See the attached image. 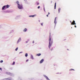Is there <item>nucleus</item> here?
<instances>
[{"label":"nucleus","instance_id":"obj_8","mask_svg":"<svg viewBox=\"0 0 80 80\" xmlns=\"http://www.w3.org/2000/svg\"><path fill=\"white\" fill-rule=\"evenodd\" d=\"M44 77L46 78L47 80H50V79H49L48 78V77H47V76L46 75H44Z\"/></svg>","mask_w":80,"mask_h":80},{"label":"nucleus","instance_id":"obj_13","mask_svg":"<svg viewBox=\"0 0 80 80\" xmlns=\"http://www.w3.org/2000/svg\"><path fill=\"white\" fill-rule=\"evenodd\" d=\"M54 9H56V2H55V4Z\"/></svg>","mask_w":80,"mask_h":80},{"label":"nucleus","instance_id":"obj_17","mask_svg":"<svg viewBox=\"0 0 80 80\" xmlns=\"http://www.w3.org/2000/svg\"><path fill=\"white\" fill-rule=\"evenodd\" d=\"M15 62H13V63L12 64V65H15Z\"/></svg>","mask_w":80,"mask_h":80},{"label":"nucleus","instance_id":"obj_19","mask_svg":"<svg viewBox=\"0 0 80 80\" xmlns=\"http://www.w3.org/2000/svg\"><path fill=\"white\" fill-rule=\"evenodd\" d=\"M24 30H27V28H25L24 29Z\"/></svg>","mask_w":80,"mask_h":80},{"label":"nucleus","instance_id":"obj_36","mask_svg":"<svg viewBox=\"0 0 80 80\" xmlns=\"http://www.w3.org/2000/svg\"><path fill=\"white\" fill-rule=\"evenodd\" d=\"M33 43H34V42H33Z\"/></svg>","mask_w":80,"mask_h":80},{"label":"nucleus","instance_id":"obj_32","mask_svg":"<svg viewBox=\"0 0 80 80\" xmlns=\"http://www.w3.org/2000/svg\"><path fill=\"white\" fill-rule=\"evenodd\" d=\"M48 15H50V12L48 13Z\"/></svg>","mask_w":80,"mask_h":80},{"label":"nucleus","instance_id":"obj_2","mask_svg":"<svg viewBox=\"0 0 80 80\" xmlns=\"http://www.w3.org/2000/svg\"><path fill=\"white\" fill-rule=\"evenodd\" d=\"M16 3L18 5V7L19 9L20 10H22L23 9V5L22 4H20V3L18 1H17Z\"/></svg>","mask_w":80,"mask_h":80},{"label":"nucleus","instance_id":"obj_23","mask_svg":"<svg viewBox=\"0 0 80 80\" xmlns=\"http://www.w3.org/2000/svg\"><path fill=\"white\" fill-rule=\"evenodd\" d=\"M31 58H32V59H33V56H31Z\"/></svg>","mask_w":80,"mask_h":80},{"label":"nucleus","instance_id":"obj_25","mask_svg":"<svg viewBox=\"0 0 80 80\" xmlns=\"http://www.w3.org/2000/svg\"><path fill=\"white\" fill-rule=\"evenodd\" d=\"M28 59H27V60H26V62H28Z\"/></svg>","mask_w":80,"mask_h":80},{"label":"nucleus","instance_id":"obj_33","mask_svg":"<svg viewBox=\"0 0 80 80\" xmlns=\"http://www.w3.org/2000/svg\"><path fill=\"white\" fill-rule=\"evenodd\" d=\"M27 31V30H25V31H24V32H26Z\"/></svg>","mask_w":80,"mask_h":80},{"label":"nucleus","instance_id":"obj_3","mask_svg":"<svg viewBox=\"0 0 80 80\" xmlns=\"http://www.w3.org/2000/svg\"><path fill=\"white\" fill-rule=\"evenodd\" d=\"M36 16H37V15L36 14H35L34 15H30L29 16V17H36Z\"/></svg>","mask_w":80,"mask_h":80},{"label":"nucleus","instance_id":"obj_16","mask_svg":"<svg viewBox=\"0 0 80 80\" xmlns=\"http://www.w3.org/2000/svg\"><path fill=\"white\" fill-rule=\"evenodd\" d=\"M18 50V48H17L16 49H15V50L16 51H17V50Z\"/></svg>","mask_w":80,"mask_h":80},{"label":"nucleus","instance_id":"obj_31","mask_svg":"<svg viewBox=\"0 0 80 80\" xmlns=\"http://www.w3.org/2000/svg\"><path fill=\"white\" fill-rule=\"evenodd\" d=\"M75 28H76L77 27V26L76 25H75Z\"/></svg>","mask_w":80,"mask_h":80},{"label":"nucleus","instance_id":"obj_7","mask_svg":"<svg viewBox=\"0 0 80 80\" xmlns=\"http://www.w3.org/2000/svg\"><path fill=\"white\" fill-rule=\"evenodd\" d=\"M44 61V59H42L40 61V63H42Z\"/></svg>","mask_w":80,"mask_h":80},{"label":"nucleus","instance_id":"obj_6","mask_svg":"<svg viewBox=\"0 0 80 80\" xmlns=\"http://www.w3.org/2000/svg\"><path fill=\"white\" fill-rule=\"evenodd\" d=\"M10 7V6L8 5H5V7L6 9H7V8H9V7Z\"/></svg>","mask_w":80,"mask_h":80},{"label":"nucleus","instance_id":"obj_18","mask_svg":"<svg viewBox=\"0 0 80 80\" xmlns=\"http://www.w3.org/2000/svg\"><path fill=\"white\" fill-rule=\"evenodd\" d=\"M40 8V6H39L38 7V9L39 8Z\"/></svg>","mask_w":80,"mask_h":80},{"label":"nucleus","instance_id":"obj_30","mask_svg":"<svg viewBox=\"0 0 80 80\" xmlns=\"http://www.w3.org/2000/svg\"><path fill=\"white\" fill-rule=\"evenodd\" d=\"M24 0V1H25V2H26L27 1V0Z\"/></svg>","mask_w":80,"mask_h":80},{"label":"nucleus","instance_id":"obj_28","mask_svg":"<svg viewBox=\"0 0 80 80\" xmlns=\"http://www.w3.org/2000/svg\"><path fill=\"white\" fill-rule=\"evenodd\" d=\"M47 17H48V15H47Z\"/></svg>","mask_w":80,"mask_h":80},{"label":"nucleus","instance_id":"obj_15","mask_svg":"<svg viewBox=\"0 0 80 80\" xmlns=\"http://www.w3.org/2000/svg\"><path fill=\"white\" fill-rule=\"evenodd\" d=\"M3 60H1L0 61V63H3Z\"/></svg>","mask_w":80,"mask_h":80},{"label":"nucleus","instance_id":"obj_9","mask_svg":"<svg viewBox=\"0 0 80 80\" xmlns=\"http://www.w3.org/2000/svg\"><path fill=\"white\" fill-rule=\"evenodd\" d=\"M20 17V15H18L15 18V19H18V18Z\"/></svg>","mask_w":80,"mask_h":80},{"label":"nucleus","instance_id":"obj_1","mask_svg":"<svg viewBox=\"0 0 80 80\" xmlns=\"http://www.w3.org/2000/svg\"><path fill=\"white\" fill-rule=\"evenodd\" d=\"M48 41L49 42V48H50V47L52 46V44L53 43V39L50 35L49 36Z\"/></svg>","mask_w":80,"mask_h":80},{"label":"nucleus","instance_id":"obj_37","mask_svg":"<svg viewBox=\"0 0 80 80\" xmlns=\"http://www.w3.org/2000/svg\"><path fill=\"white\" fill-rule=\"evenodd\" d=\"M11 80V79H10V80Z\"/></svg>","mask_w":80,"mask_h":80},{"label":"nucleus","instance_id":"obj_27","mask_svg":"<svg viewBox=\"0 0 80 80\" xmlns=\"http://www.w3.org/2000/svg\"><path fill=\"white\" fill-rule=\"evenodd\" d=\"M38 22H40V20H38Z\"/></svg>","mask_w":80,"mask_h":80},{"label":"nucleus","instance_id":"obj_14","mask_svg":"<svg viewBox=\"0 0 80 80\" xmlns=\"http://www.w3.org/2000/svg\"><path fill=\"white\" fill-rule=\"evenodd\" d=\"M25 57H27V56H28V54L27 53H26V54L25 55Z\"/></svg>","mask_w":80,"mask_h":80},{"label":"nucleus","instance_id":"obj_11","mask_svg":"<svg viewBox=\"0 0 80 80\" xmlns=\"http://www.w3.org/2000/svg\"><path fill=\"white\" fill-rule=\"evenodd\" d=\"M37 56H40V55H41V53H38V54H37Z\"/></svg>","mask_w":80,"mask_h":80},{"label":"nucleus","instance_id":"obj_22","mask_svg":"<svg viewBox=\"0 0 80 80\" xmlns=\"http://www.w3.org/2000/svg\"><path fill=\"white\" fill-rule=\"evenodd\" d=\"M37 5H39V3L37 2Z\"/></svg>","mask_w":80,"mask_h":80},{"label":"nucleus","instance_id":"obj_4","mask_svg":"<svg viewBox=\"0 0 80 80\" xmlns=\"http://www.w3.org/2000/svg\"><path fill=\"white\" fill-rule=\"evenodd\" d=\"M57 17H56L55 18V20H54V23H55V25H56V24H57V20H56V19H57Z\"/></svg>","mask_w":80,"mask_h":80},{"label":"nucleus","instance_id":"obj_12","mask_svg":"<svg viewBox=\"0 0 80 80\" xmlns=\"http://www.w3.org/2000/svg\"><path fill=\"white\" fill-rule=\"evenodd\" d=\"M61 10V9H60V8H59L58 9V11L59 13H60V10Z\"/></svg>","mask_w":80,"mask_h":80},{"label":"nucleus","instance_id":"obj_29","mask_svg":"<svg viewBox=\"0 0 80 80\" xmlns=\"http://www.w3.org/2000/svg\"><path fill=\"white\" fill-rule=\"evenodd\" d=\"M19 40H21V38H19Z\"/></svg>","mask_w":80,"mask_h":80},{"label":"nucleus","instance_id":"obj_35","mask_svg":"<svg viewBox=\"0 0 80 80\" xmlns=\"http://www.w3.org/2000/svg\"><path fill=\"white\" fill-rule=\"evenodd\" d=\"M28 42L26 41V43H27Z\"/></svg>","mask_w":80,"mask_h":80},{"label":"nucleus","instance_id":"obj_10","mask_svg":"<svg viewBox=\"0 0 80 80\" xmlns=\"http://www.w3.org/2000/svg\"><path fill=\"white\" fill-rule=\"evenodd\" d=\"M5 8V6H4L2 7V9L3 10Z\"/></svg>","mask_w":80,"mask_h":80},{"label":"nucleus","instance_id":"obj_20","mask_svg":"<svg viewBox=\"0 0 80 80\" xmlns=\"http://www.w3.org/2000/svg\"><path fill=\"white\" fill-rule=\"evenodd\" d=\"M20 40H18V42H17V43H18L19 42H20Z\"/></svg>","mask_w":80,"mask_h":80},{"label":"nucleus","instance_id":"obj_26","mask_svg":"<svg viewBox=\"0 0 80 80\" xmlns=\"http://www.w3.org/2000/svg\"><path fill=\"white\" fill-rule=\"evenodd\" d=\"M2 68H0V70H2Z\"/></svg>","mask_w":80,"mask_h":80},{"label":"nucleus","instance_id":"obj_5","mask_svg":"<svg viewBox=\"0 0 80 80\" xmlns=\"http://www.w3.org/2000/svg\"><path fill=\"white\" fill-rule=\"evenodd\" d=\"M71 23V25H76V23H75V21H73V22H72L71 21H70Z\"/></svg>","mask_w":80,"mask_h":80},{"label":"nucleus","instance_id":"obj_24","mask_svg":"<svg viewBox=\"0 0 80 80\" xmlns=\"http://www.w3.org/2000/svg\"><path fill=\"white\" fill-rule=\"evenodd\" d=\"M41 25L42 26H43V23H41Z\"/></svg>","mask_w":80,"mask_h":80},{"label":"nucleus","instance_id":"obj_21","mask_svg":"<svg viewBox=\"0 0 80 80\" xmlns=\"http://www.w3.org/2000/svg\"><path fill=\"white\" fill-rule=\"evenodd\" d=\"M44 12H45V7L44 6Z\"/></svg>","mask_w":80,"mask_h":80},{"label":"nucleus","instance_id":"obj_34","mask_svg":"<svg viewBox=\"0 0 80 80\" xmlns=\"http://www.w3.org/2000/svg\"><path fill=\"white\" fill-rule=\"evenodd\" d=\"M22 53V52H19V53Z\"/></svg>","mask_w":80,"mask_h":80}]
</instances>
